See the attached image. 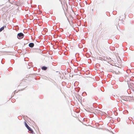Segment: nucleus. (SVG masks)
Listing matches in <instances>:
<instances>
[{
  "instance_id": "f257e3e1",
  "label": "nucleus",
  "mask_w": 134,
  "mask_h": 134,
  "mask_svg": "<svg viewBox=\"0 0 134 134\" xmlns=\"http://www.w3.org/2000/svg\"><path fill=\"white\" fill-rule=\"evenodd\" d=\"M131 96H124L123 97V99L125 101H130L131 99V98H132Z\"/></svg>"
},
{
  "instance_id": "f03ea898",
  "label": "nucleus",
  "mask_w": 134,
  "mask_h": 134,
  "mask_svg": "<svg viewBox=\"0 0 134 134\" xmlns=\"http://www.w3.org/2000/svg\"><path fill=\"white\" fill-rule=\"evenodd\" d=\"M24 35V34L22 33H19L18 35V38L19 39H21L23 37Z\"/></svg>"
},
{
  "instance_id": "7ed1b4c3",
  "label": "nucleus",
  "mask_w": 134,
  "mask_h": 134,
  "mask_svg": "<svg viewBox=\"0 0 134 134\" xmlns=\"http://www.w3.org/2000/svg\"><path fill=\"white\" fill-rule=\"evenodd\" d=\"M34 44L33 43H30L29 44V46L30 47H32L34 46Z\"/></svg>"
},
{
  "instance_id": "20e7f679",
  "label": "nucleus",
  "mask_w": 134,
  "mask_h": 134,
  "mask_svg": "<svg viewBox=\"0 0 134 134\" xmlns=\"http://www.w3.org/2000/svg\"><path fill=\"white\" fill-rule=\"evenodd\" d=\"M29 130L31 132V133H34V131L33 130H32V129H31V128L30 127H29L28 129H27Z\"/></svg>"
},
{
  "instance_id": "39448f33",
  "label": "nucleus",
  "mask_w": 134,
  "mask_h": 134,
  "mask_svg": "<svg viewBox=\"0 0 134 134\" xmlns=\"http://www.w3.org/2000/svg\"><path fill=\"white\" fill-rule=\"evenodd\" d=\"M25 125L26 127L27 128V129H28L29 127L26 122H25Z\"/></svg>"
},
{
  "instance_id": "423d86ee",
  "label": "nucleus",
  "mask_w": 134,
  "mask_h": 134,
  "mask_svg": "<svg viewBox=\"0 0 134 134\" xmlns=\"http://www.w3.org/2000/svg\"><path fill=\"white\" fill-rule=\"evenodd\" d=\"M47 69V67L45 66H43L42 68V69L44 70H46Z\"/></svg>"
},
{
  "instance_id": "0eeeda50",
  "label": "nucleus",
  "mask_w": 134,
  "mask_h": 134,
  "mask_svg": "<svg viewBox=\"0 0 134 134\" xmlns=\"http://www.w3.org/2000/svg\"><path fill=\"white\" fill-rule=\"evenodd\" d=\"M4 29V27H3L0 29V32H1Z\"/></svg>"
}]
</instances>
